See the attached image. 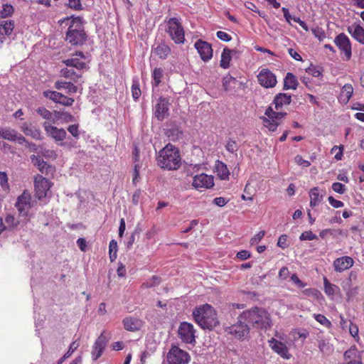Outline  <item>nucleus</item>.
I'll return each mask as SVG.
<instances>
[{"label": "nucleus", "instance_id": "nucleus-56", "mask_svg": "<svg viewBox=\"0 0 364 364\" xmlns=\"http://www.w3.org/2000/svg\"><path fill=\"white\" fill-rule=\"evenodd\" d=\"M306 72L309 75L316 77H318L321 75V72L320 71V69L318 67L312 65L306 70Z\"/></svg>", "mask_w": 364, "mask_h": 364}, {"label": "nucleus", "instance_id": "nucleus-58", "mask_svg": "<svg viewBox=\"0 0 364 364\" xmlns=\"http://www.w3.org/2000/svg\"><path fill=\"white\" fill-rule=\"evenodd\" d=\"M332 189L336 193L343 194L346 192V186L341 183L335 182L332 184Z\"/></svg>", "mask_w": 364, "mask_h": 364}, {"label": "nucleus", "instance_id": "nucleus-40", "mask_svg": "<svg viewBox=\"0 0 364 364\" xmlns=\"http://www.w3.org/2000/svg\"><path fill=\"white\" fill-rule=\"evenodd\" d=\"M358 350L357 348L354 346L347 350L344 353V359L348 363L349 360H357L356 358L358 356Z\"/></svg>", "mask_w": 364, "mask_h": 364}, {"label": "nucleus", "instance_id": "nucleus-53", "mask_svg": "<svg viewBox=\"0 0 364 364\" xmlns=\"http://www.w3.org/2000/svg\"><path fill=\"white\" fill-rule=\"evenodd\" d=\"M37 113L41 115L43 119L50 120L52 119V113L46 108L41 107L37 109Z\"/></svg>", "mask_w": 364, "mask_h": 364}, {"label": "nucleus", "instance_id": "nucleus-21", "mask_svg": "<svg viewBox=\"0 0 364 364\" xmlns=\"http://www.w3.org/2000/svg\"><path fill=\"white\" fill-rule=\"evenodd\" d=\"M353 264L354 260L349 256H343L336 258L333 262V267L336 272H342L349 269Z\"/></svg>", "mask_w": 364, "mask_h": 364}, {"label": "nucleus", "instance_id": "nucleus-39", "mask_svg": "<svg viewBox=\"0 0 364 364\" xmlns=\"http://www.w3.org/2000/svg\"><path fill=\"white\" fill-rule=\"evenodd\" d=\"M17 132L14 129H9V128H5L4 129L3 134V139H6L8 141H16V134Z\"/></svg>", "mask_w": 364, "mask_h": 364}, {"label": "nucleus", "instance_id": "nucleus-17", "mask_svg": "<svg viewBox=\"0 0 364 364\" xmlns=\"http://www.w3.org/2000/svg\"><path fill=\"white\" fill-rule=\"evenodd\" d=\"M192 186L196 189H210L214 186V178L205 173L196 175L193 178Z\"/></svg>", "mask_w": 364, "mask_h": 364}, {"label": "nucleus", "instance_id": "nucleus-24", "mask_svg": "<svg viewBox=\"0 0 364 364\" xmlns=\"http://www.w3.org/2000/svg\"><path fill=\"white\" fill-rule=\"evenodd\" d=\"M21 130L23 132L26 136H31L36 140H41V132L39 129L33 126L31 124L24 122L21 126Z\"/></svg>", "mask_w": 364, "mask_h": 364}, {"label": "nucleus", "instance_id": "nucleus-32", "mask_svg": "<svg viewBox=\"0 0 364 364\" xmlns=\"http://www.w3.org/2000/svg\"><path fill=\"white\" fill-rule=\"evenodd\" d=\"M154 53L161 59H166L171 53V48L165 43H160L154 49Z\"/></svg>", "mask_w": 364, "mask_h": 364}, {"label": "nucleus", "instance_id": "nucleus-10", "mask_svg": "<svg viewBox=\"0 0 364 364\" xmlns=\"http://www.w3.org/2000/svg\"><path fill=\"white\" fill-rule=\"evenodd\" d=\"M168 364H188L191 357L189 354L179 348L178 346H172L167 354Z\"/></svg>", "mask_w": 364, "mask_h": 364}, {"label": "nucleus", "instance_id": "nucleus-45", "mask_svg": "<svg viewBox=\"0 0 364 364\" xmlns=\"http://www.w3.org/2000/svg\"><path fill=\"white\" fill-rule=\"evenodd\" d=\"M38 154H41V156L49 159H55L57 156L55 151L46 149L42 146H39Z\"/></svg>", "mask_w": 364, "mask_h": 364}, {"label": "nucleus", "instance_id": "nucleus-8", "mask_svg": "<svg viewBox=\"0 0 364 364\" xmlns=\"http://www.w3.org/2000/svg\"><path fill=\"white\" fill-rule=\"evenodd\" d=\"M344 60L348 61L352 58V44L350 38L343 33L337 35L333 41Z\"/></svg>", "mask_w": 364, "mask_h": 364}, {"label": "nucleus", "instance_id": "nucleus-63", "mask_svg": "<svg viewBox=\"0 0 364 364\" xmlns=\"http://www.w3.org/2000/svg\"><path fill=\"white\" fill-rule=\"evenodd\" d=\"M68 131L76 139L79 138L80 132L78 124H72L68 126Z\"/></svg>", "mask_w": 364, "mask_h": 364}, {"label": "nucleus", "instance_id": "nucleus-26", "mask_svg": "<svg viewBox=\"0 0 364 364\" xmlns=\"http://www.w3.org/2000/svg\"><path fill=\"white\" fill-rule=\"evenodd\" d=\"M60 75L76 82L82 77V72L75 70L74 68L66 66V68L60 70Z\"/></svg>", "mask_w": 364, "mask_h": 364}, {"label": "nucleus", "instance_id": "nucleus-15", "mask_svg": "<svg viewBox=\"0 0 364 364\" xmlns=\"http://www.w3.org/2000/svg\"><path fill=\"white\" fill-rule=\"evenodd\" d=\"M195 48L197 50L201 60L208 62L212 59L213 55V50L210 43L198 39L194 44Z\"/></svg>", "mask_w": 364, "mask_h": 364}, {"label": "nucleus", "instance_id": "nucleus-60", "mask_svg": "<svg viewBox=\"0 0 364 364\" xmlns=\"http://www.w3.org/2000/svg\"><path fill=\"white\" fill-rule=\"evenodd\" d=\"M343 146H334L331 150V153H335V159L336 160H341L342 159V156H343Z\"/></svg>", "mask_w": 364, "mask_h": 364}, {"label": "nucleus", "instance_id": "nucleus-33", "mask_svg": "<svg viewBox=\"0 0 364 364\" xmlns=\"http://www.w3.org/2000/svg\"><path fill=\"white\" fill-rule=\"evenodd\" d=\"M310 206L314 208L318 205L322 200V196L319 193V188L314 187L309 191Z\"/></svg>", "mask_w": 364, "mask_h": 364}, {"label": "nucleus", "instance_id": "nucleus-13", "mask_svg": "<svg viewBox=\"0 0 364 364\" xmlns=\"http://www.w3.org/2000/svg\"><path fill=\"white\" fill-rule=\"evenodd\" d=\"M51 183L41 175H38L34 178V188L36 197L41 200L45 198L49 191Z\"/></svg>", "mask_w": 364, "mask_h": 364}, {"label": "nucleus", "instance_id": "nucleus-4", "mask_svg": "<svg viewBox=\"0 0 364 364\" xmlns=\"http://www.w3.org/2000/svg\"><path fill=\"white\" fill-rule=\"evenodd\" d=\"M67 22L68 28L65 34V40L72 46H82L86 41L87 34L80 16L67 18L63 22Z\"/></svg>", "mask_w": 364, "mask_h": 364}, {"label": "nucleus", "instance_id": "nucleus-34", "mask_svg": "<svg viewBox=\"0 0 364 364\" xmlns=\"http://www.w3.org/2000/svg\"><path fill=\"white\" fill-rule=\"evenodd\" d=\"M324 292L328 296L333 297L339 291V287L331 283L326 277H323Z\"/></svg>", "mask_w": 364, "mask_h": 364}, {"label": "nucleus", "instance_id": "nucleus-3", "mask_svg": "<svg viewBox=\"0 0 364 364\" xmlns=\"http://www.w3.org/2000/svg\"><path fill=\"white\" fill-rule=\"evenodd\" d=\"M193 316L196 323L203 329L212 330L219 324L216 311L208 304L196 307Z\"/></svg>", "mask_w": 364, "mask_h": 364}, {"label": "nucleus", "instance_id": "nucleus-6", "mask_svg": "<svg viewBox=\"0 0 364 364\" xmlns=\"http://www.w3.org/2000/svg\"><path fill=\"white\" fill-rule=\"evenodd\" d=\"M166 22V32L171 40L176 44L185 41V31L181 22L177 18H170Z\"/></svg>", "mask_w": 364, "mask_h": 364}, {"label": "nucleus", "instance_id": "nucleus-9", "mask_svg": "<svg viewBox=\"0 0 364 364\" xmlns=\"http://www.w3.org/2000/svg\"><path fill=\"white\" fill-rule=\"evenodd\" d=\"M196 331L193 324L183 321L179 325L178 334L181 341L186 344H196Z\"/></svg>", "mask_w": 364, "mask_h": 364}, {"label": "nucleus", "instance_id": "nucleus-48", "mask_svg": "<svg viewBox=\"0 0 364 364\" xmlns=\"http://www.w3.org/2000/svg\"><path fill=\"white\" fill-rule=\"evenodd\" d=\"M1 26L3 28L5 35L10 36L14 28V23L12 21H4L1 23Z\"/></svg>", "mask_w": 364, "mask_h": 364}, {"label": "nucleus", "instance_id": "nucleus-64", "mask_svg": "<svg viewBox=\"0 0 364 364\" xmlns=\"http://www.w3.org/2000/svg\"><path fill=\"white\" fill-rule=\"evenodd\" d=\"M216 36L220 40L225 41V42H229L232 39V37L230 34H228L226 32L221 31H218L216 33Z\"/></svg>", "mask_w": 364, "mask_h": 364}, {"label": "nucleus", "instance_id": "nucleus-52", "mask_svg": "<svg viewBox=\"0 0 364 364\" xmlns=\"http://www.w3.org/2000/svg\"><path fill=\"white\" fill-rule=\"evenodd\" d=\"M358 332V326L356 324L353 323V322H350L349 326V333L353 337L356 342H358L360 340Z\"/></svg>", "mask_w": 364, "mask_h": 364}, {"label": "nucleus", "instance_id": "nucleus-18", "mask_svg": "<svg viewBox=\"0 0 364 364\" xmlns=\"http://www.w3.org/2000/svg\"><path fill=\"white\" fill-rule=\"evenodd\" d=\"M85 56L81 51L76 52L73 55L72 58L63 60L62 63L67 67L74 68L75 70L82 71L86 67V64L84 61Z\"/></svg>", "mask_w": 364, "mask_h": 364}, {"label": "nucleus", "instance_id": "nucleus-16", "mask_svg": "<svg viewBox=\"0 0 364 364\" xmlns=\"http://www.w3.org/2000/svg\"><path fill=\"white\" fill-rule=\"evenodd\" d=\"M169 105L168 98L160 97L158 99L154 109V114L159 121H163L168 115Z\"/></svg>", "mask_w": 364, "mask_h": 364}, {"label": "nucleus", "instance_id": "nucleus-54", "mask_svg": "<svg viewBox=\"0 0 364 364\" xmlns=\"http://www.w3.org/2000/svg\"><path fill=\"white\" fill-rule=\"evenodd\" d=\"M75 102V100L72 97H68L63 94H61L58 104H60L64 106H72L73 102Z\"/></svg>", "mask_w": 364, "mask_h": 364}, {"label": "nucleus", "instance_id": "nucleus-29", "mask_svg": "<svg viewBox=\"0 0 364 364\" xmlns=\"http://www.w3.org/2000/svg\"><path fill=\"white\" fill-rule=\"evenodd\" d=\"M353 94V87L351 84H345L342 88L338 100L343 104H347Z\"/></svg>", "mask_w": 364, "mask_h": 364}, {"label": "nucleus", "instance_id": "nucleus-61", "mask_svg": "<svg viewBox=\"0 0 364 364\" xmlns=\"http://www.w3.org/2000/svg\"><path fill=\"white\" fill-rule=\"evenodd\" d=\"M141 167V165L139 163H135L134 171H133V178H132V182L134 185L138 182V180L139 178V171Z\"/></svg>", "mask_w": 364, "mask_h": 364}, {"label": "nucleus", "instance_id": "nucleus-62", "mask_svg": "<svg viewBox=\"0 0 364 364\" xmlns=\"http://www.w3.org/2000/svg\"><path fill=\"white\" fill-rule=\"evenodd\" d=\"M294 161L298 165L302 167L306 168L311 165V163L309 161L304 159L301 155H296L294 158Z\"/></svg>", "mask_w": 364, "mask_h": 364}, {"label": "nucleus", "instance_id": "nucleus-36", "mask_svg": "<svg viewBox=\"0 0 364 364\" xmlns=\"http://www.w3.org/2000/svg\"><path fill=\"white\" fill-rule=\"evenodd\" d=\"M153 82L154 87L159 86L163 77V70L161 68H156L152 72Z\"/></svg>", "mask_w": 364, "mask_h": 364}, {"label": "nucleus", "instance_id": "nucleus-31", "mask_svg": "<svg viewBox=\"0 0 364 364\" xmlns=\"http://www.w3.org/2000/svg\"><path fill=\"white\" fill-rule=\"evenodd\" d=\"M299 85L296 77L291 73H287L284 80V87L286 90H296Z\"/></svg>", "mask_w": 364, "mask_h": 364}, {"label": "nucleus", "instance_id": "nucleus-28", "mask_svg": "<svg viewBox=\"0 0 364 364\" xmlns=\"http://www.w3.org/2000/svg\"><path fill=\"white\" fill-rule=\"evenodd\" d=\"M234 50L229 49L225 47L223 48L221 53L220 66L223 69H228L230 67V62L232 60V54L235 53Z\"/></svg>", "mask_w": 364, "mask_h": 364}, {"label": "nucleus", "instance_id": "nucleus-25", "mask_svg": "<svg viewBox=\"0 0 364 364\" xmlns=\"http://www.w3.org/2000/svg\"><path fill=\"white\" fill-rule=\"evenodd\" d=\"M348 32L358 43L364 45V28L360 24L354 23L348 27Z\"/></svg>", "mask_w": 364, "mask_h": 364}, {"label": "nucleus", "instance_id": "nucleus-20", "mask_svg": "<svg viewBox=\"0 0 364 364\" xmlns=\"http://www.w3.org/2000/svg\"><path fill=\"white\" fill-rule=\"evenodd\" d=\"M268 343L271 349L282 358L289 359L291 358V355L289 353L288 348L284 343L272 338L268 341Z\"/></svg>", "mask_w": 364, "mask_h": 364}, {"label": "nucleus", "instance_id": "nucleus-51", "mask_svg": "<svg viewBox=\"0 0 364 364\" xmlns=\"http://www.w3.org/2000/svg\"><path fill=\"white\" fill-rule=\"evenodd\" d=\"M225 149L230 153H235L238 149L237 141L232 139H229L226 143Z\"/></svg>", "mask_w": 364, "mask_h": 364}, {"label": "nucleus", "instance_id": "nucleus-46", "mask_svg": "<svg viewBox=\"0 0 364 364\" xmlns=\"http://www.w3.org/2000/svg\"><path fill=\"white\" fill-rule=\"evenodd\" d=\"M303 294L307 296H313L318 300L323 298V295L321 291L316 289H306L303 291Z\"/></svg>", "mask_w": 364, "mask_h": 364}, {"label": "nucleus", "instance_id": "nucleus-43", "mask_svg": "<svg viewBox=\"0 0 364 364\" xmlns=\"http://www.w3.org/2000/svg\"><path fill=\"white\" fill-rule=\"evenodd\" d=\"M141 94L138 80H133L132 85V95L135 101L138 100Z\"/></svg>", "mask_w": 364, "mask_h": 364}, {"label": "nucleus", "instance_id": "nucleus-50", "mask_svg": "<svg viewBox=\"0 0 364 364\" xmlns=\"http://www.w3.org/2000/svg\"><path fill=\"white\" fill-rule=\"evenodd\" d=\"M311 32L314 36L318 39V41H322L326 38V33L323 29L321 27L316 26L311 28Z\"/></svg>", "mask_w": 364, "mask_h": 364}, {"label": "nucleus", "instance_id": "nucleus-35", "mask_svg": "<svg viewBox=\"0 0 364 364\" xmlns=\"http://www.w3.org/2000/svg\"><path fill=\"white\" fill-rule=\"evenodd\" d=\"M237 82L235 77L230 75H226L223 79V86L225 90L228 91L234 88Z\"/></svg>", "mask_w": 364, "mask_h": 364}, {"label": "nucleus", "instance_id": "nucleus-19", "mask_svg": "<svg viewBox=\"0 0 364 364\" xmlns=\"http://www.w3.org/2000/svg\"><path fill=\"white\" fill-rule=\"evenodd\" d=\"M43 127L46 134L55 141H62L66 138L67 133L63 128H58L47 122L43 123Z\"/></svg>", "mask_w": 364, "mask_h": 364}, {"label": "nucleus", "instance_id": "nucleus-11", "mask_svg": "<svg viewBox=\"0 0 364 364\" xmlns=\"http://www.w3.org/2000/svg\"><path fill=\"white\" fill-rule=\"evenodd\" d=\"M15 207L20 215H28L29 210L32 208V198L31 193L28 191H23V192L17 198Z\"/></svg>", "mask_w": 364, "mask_h": 364}, {"label": "nucleus", "instance_id": "nucleus-47", "mask_svg": "<svg viewBox=\"0 0 364 364\" xmlns=\"http://www.w3.org/2000/svg\"><path fill=\"white\" fill-rule=\"evenodd\" d=\"M5 223L7 225L6 227L8 229H14L19 223V222L15 218V217L11 214H9L6 216Z\"/></svg>", "mask_w": 364, "mask_h": 364}, {"label": "nucleus", "instance_id": "nucleus-2", "mask_svg": "<svg viewBox=\"0 0 364 364\" xmlns=\"http://www.w3.org/2000/svg\"><path fill=\"white\" fill-rule=\"evenodd\" d=\"M240 318L257 329L266 331L272 326V319L269 312L264 309L257 306L242 311L240 314Z\"/></svg>", "mask_w": 364, "mask_h": 364}, {"label": "nucleus", "instance_id": "nucleus-22", "mask_svg": "<svg viewBox=\"0 0 364 364\" xmlns=\"http://www.w3.org/2000/svg\"><path fill=\"white\" fill-rule=\"evenodd\" d=\"M31 161L37 166L39 171L46 175L53 174L55 168L41 159V156L31 155Z\"/></svg>", "mask_w": 364, "mask_h": 364}, {"label": "nucleus", "instance_id": "nucleus-23", "mask_svg": "<svg viewBox=\"0 0 364 364\" xmlns=\"http://www.w3.org/2000/svg\"><path fill=\"white\" fill-rule=\"evenodd\" d=\"M122 323L127 331L132 332L140 330L144 325V322L141 319L133 316L124 318L122 321Z\"/></svg>", "mask_w": 364, "mask_h": 364}, {"label": "nucleus", "instance_id": "nucleus-37", "mask_svg": "<svg viewBox=\"0 0 364 364\" xmlns=\"http://www.w3.org/2000/svg\"><path fill=\"white\" fill-rule=\"evenodd\" d=\"M291 334L294 340L302 339L303 341L309 335V331L306 329H294Z\"/></svg>", "mask_w": 364, "mask_h": 364}, {"label": "nucleus", "instance_id": "nucleus-5", "mask_svg": "<svg viewBox=\"0 0 364 364\" xmlns=\"http://www.w3.org/2000/svg\"><path fill=\"white\" fill-rule=\"evenodd\" d=\"M159 165L164 169L177 170L181 166V156L177 148L168 144L159 151Z\"/></svg>", "mask_w": 364, "mask_h": 364}, {"label": "nucleus", "instance_id": "nucleus-42", "mask_svg": "<svg viewBox=\"0 0 364 364\" xmlns=\"http://www.w3.org/2000/svg\"><path fill=\"white\" fill-rule=\"evenodd\" d=\"M43 96L53 102L55 103H58L60 97L62 93L58 92L57 91H53V90H46L43 92Z\"/></svg>", "mask_w": 364, "mask_h": 364}, {"label": "nucleus", "instance_id": "nucleus-59", "mask_svg": "<svg viewBox=\"0 0 364 364\" xmlns=\"http://www.w3.org/2000/svg\"><path fill=\"white\" fill-rule=\"evenodd\" d=\"M0 185L4 189H8L9 187L8 176L6 172L0 171Z\"/></svg>", "mask_w": 364, "mask_h": 364}, {"label": "nucleus", "instance_id": "nucleus-7", "mask_svg": "<svg viewBox=\"0 0 364 364\" xmlns=\"http://www.w3.org/2000/svg\"><path fill=\"white\" fill-rule=\"evenodd\" d=\"M245 322L242 318H240V315L237 321L226 327L225 331L239 341H244L250 336V327Z\"/></svg>", "mask_w": 364, "mask_h": 364}, {"label": "nucleus", "instance_id": "nucleus-30", "mask_svg": "<svg viewBox=\"0 0 364 364\" xmlns=\"http://www.w3.org/2000/svg\"><path fill=\"white\" fill-rule=\"evenodd\" d=\"M215 172L221 180L229 179L230 171L225 163L217 161L215 166Z\"/></svg>", "mask_w": 364, "mask_h": 364}, {"label": "nucleus", "instance_id": "nucleus-1", "mask_svg": "<svg viewBox=\"0 0 364 364\" xmlns=\"http://www.w3.org/2000/svg\"><path fill=\"white\" fill-rule=\"evenodd\" d=\"M291 102V95L287 93H279L274 99L271 106L265 110L266 117H262L263 125L270 132H274L282 123V119L287 115V112L279 110L284 105H288Z\"/></svg>", "mask_w": 364, "mask_h": 364}, {"label": "nucleus", "instance_id": "nucleus-27", "mask_svg": "<svg viewBox=\"0 0 364 364\" xmlns=\"http://www.w3.org/2000/svg\"><path fill=\"white\" fill-rule=\"evenodd\" d=\"M54 87L56 90L65 89L69 95L76 93L77 92V87L74 85L73 82H68L64 80H57L55 82Z\"/></svg>", "mask_w": 364, "mask_h": 364}, {"label": "nucleus", "instance_id": "nucleus-44", "mask_svg": "<svg viewBox=\"0 0 364 364\" xmlns=\"http://www.w3.org/2000/svg\"><path fill=\"white\" fill-rule=\"evenodd\" d=\"M14 7L11 4H4L0 11V18H4L11 16L14 13Z\"/></svg>", "mask_w": 364, "mask_h": 364}, {"label": "nucleus", "instance_id": "nucleus-41", "mask_svg": "<svg viewBox=\"0 0 364 364\" xmlns=\"http://www.w3.org/2000/svg\"><path fill=\"white\" fill-rule=\"evenodd\" d=\"M117 242L115 240H112L109 245V259L111 262H113L117 258Z\"/></svg>", "mask_w": 364, "mask_h": 364}, {"label": "nucleus", "instance_id": "nucleus-49", "mask_svg": "<svg viewBox=\"0 0 364 364\" xmlns=\"http://www.w3.org/2000/svg\"><path fill=\"white\" fill-rule=\"evenodd\" d=\"M314 317L317 322H318L322 326L330 328L331 326V322L323 314H314Z\"/></svg>", "mask_w": 364, "mask_h": 364}, {"label": "nucleus", "instance_id": "nucleus-12", "mask_svg": "<svg viewBox=\"0 0 364 364\" xmlns=\"http://www.w3.org/2000/svg\"><path fill=\"white\" fill-rule=\"evenodd\" d=\"M109 341V338L105 336V332L103 331L95 340L91 351V355L93 360H97L102 356L104 350Z\"/></svg>", "mask_w": 364, "mask_h": 364}, {"label": "nucleus", "instance_id": "nucleus-55", "mask_svg": "<svg viewBox=\"0 0 364 364\" xmlns=\"http://www.w3.org/2000/svg\"><path fill=\"white\" fill-rule=\"evenodd\" d=\"M317 238V235L314 234L311 230L302 232L299 237L301 240H313Z\"/></svg>", "mask_w": 364, "mask_h": 364}, {"label": "nucleus", "instance_id": "nucleus-57", "mask_svg": "<svg viewBox=\"0 0 364 364\" xmlns=\"http://www.w3.org/2000/svg\"><path fill=\"white\" fill-rule=\"evenodd\" d=\"M68 6L76 11L82 9L81 0H68Z\"/></svg>", "mask_w": 364, "mask_h": 364}, {"label": "nucleus", "instance_id": "nucleus-14", "mask_svg": "<svg viewBox=\"0 0 364 364\" xmlns=\"http://www.w3.org/2000/svg\"><path fill=\"white\" fill-rule=\"evenodd\" d=\"M259 83L265 88H272L276 86L277 80L276 75L269 69L263 68L257 75Z\"/></svg>", "mask_w": 364, "mask_h": 364}, {"label": "nucleus", "instance_id": "nucleus-38", "mask_svg": "<svg viewBox=\"0 0 364 364\" xmlns=\"http://www.w3.org/2000/svg\"><path fill=\"white\" fill-rule=\"evenodd\" d=\"M161 282V278L157 276H152L151 278L141 285L142 289H148L159 285Z\"/></svg>", "mask_w": 364, "mask_h": 364}]
</instances>
